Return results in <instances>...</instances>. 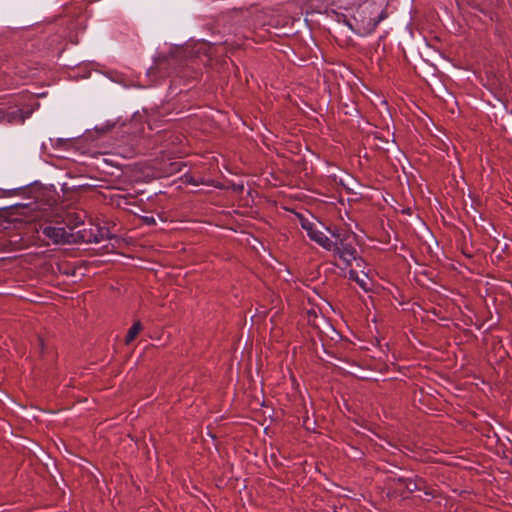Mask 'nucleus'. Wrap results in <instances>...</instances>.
Segmentation results:
<instances>
[{"label": "nucleus", "instance_id": "nucleus-1", "mask_svg": "<svg viewBox=\"0 0 512 512\" xmlns=\"http://www.w3.org/2000/svg\"><path fill=\"white\" fill-rule=\"evenodd\" d=\"M301 227L307 232L308 237L320 245L325 250L333 249L334 241L327 237L322 231L318 230L313 222L307 218H300Z\"/></svg>", "mask_w": 512, "mask_h": 512}, {"label": "nucleus", "instance_id": "nucleus-2", "mask_svg": "<svg viewBox=\"0 0 512 512\" xmlns=\"http://www.w3.org/2000/svg\"><path fill=\"white\" fill-rule=\"evenodd\" d=\"M329 251H333L335 255H337L346 266H350L352 261L356 259L357 251L351 244L334 242L333 249Z\"/></svg>", "mask_w": 512, "mask_h": 512}, {"label": "nucleus", "instance_id": "nucleus-3", "mask_svg": "<svg viewBox=\"0 0 512 512\" xmlns=\"http://www.w3.org/2000/svg\"><path fill=\"white\" fill-rule=\"evenodd\" d=\"M43 234L56 244L68 241V234L63 227L47 226L43 229Z\"/></svg>", "mask_w": 512, "mask_h": 512}, {"label": "nucleus", "instance_id": "nucleus-4", "mask_svg": "<svg viewBox=\"0 0 512 512\" xmlns=\"http://www.w3.org/2000/svg\"><path fill=\"white\" fill-rule=\"evenodd\" d=\"M20 110L14 109L10 112H6V108L4 106V103H0V121L7 120L8 122H12L16 120L17 118H21L19 115Z\"/></svg>", "mask_w": 512, "mask_h": 512}, {"label": "nucleus", "instance_id": "nucleus-5", "mask_svg": "<svg viewBox=\"0 0 512 512\" xmlns=\"http://www.w3.org/2000/svg\"><path fill=\"white\" fill-rule=\"evenodd\" d=\"M142 330V325L140 322H135L127 332L125 337V343L129 345L132 341L138 336L140 331Z\"/></svg>", "mask_w": 512, "mask_h": 512}, {"label": "nucleus", "instance_id": "nucleus-6", "mask_svg": "<svg viewBox=\"0 0 512 512\" xmlns=\"http://www.w3.org/2000/svg\"><path fill=\"white\" fill-rule=\"evenodd\" d=\"M46 341L41 336H36L35 342L33 343V350L35 353H38L40 356H42L46 349Z\"/></svg>", "mask_w": 512, "mask_h": 512}, {"label": "nucleus", "instance_id": "nucleus-7", "mask_svg": "<svg viewBox=\"0 0 512 512\" xmlns=\"http://www.w3.org/2000/svg\"><path fill=\"white\" fill-rule=\"evenodd\" d=\"M399 481L404 483L406 489L409 492H414L416 490H421L420 484L423 483L422 480H420V481H413L411 479H403V478H400Z\"/></svg>", "mask_w": 512, "mask_h": 512}, {"label": "nucleus", "instance_id": "nucleus-8", "mask_svg": "<svg viewBox=\"0 0 512 512\" xmlns=\"http://www.w3.org/2000/svg\"><path fill=\"white\" fill-rule=\"evenodd\" d=\"M349 278H350V279H352V280H354V281H356V282H357V284H358L361 288H363L364 290H367V289H368V288H367V283H366V281H365L364 279H360V278L358 277V274H357V272H356V271L351 270V271L349 272Z\"/></svg>", "mask_w": 512, "mask_h": 512}, {"label": "nucleus", "instance_id": "nucleus-9", "mask_svg": "<svg viewBox=\"0 0 512 512\" xmlns=\"http://www.w3.org/2000/svg\"><path fill=\"white\" fill-rule=\"evenodd\" d=\"M385 18H386V14H385V12H384V11H382V12L379 14V16H378V18H377V19L370 20V22H369V26H370V30H369V32H373V31L376 29V27L378 26V24H379L382 20H384Z\"/></svg>", "mask_w": 512, "mask_h": 512}, {"label": "nucleus", "instance_id": "nucleus-10", "mask_svg": "<svg viewBox=\"0 0 512 512\" xmlns=\"http://www.w3.org/2000/svg\"><path fill=\"white\" fill-rule=\"evenodd\" d=\"M68 223L72 227H78L79 225L83 224V217L80 215H74L73 217H72V215H69Z\"/></svg>", "mask_w": 512, "mask_h": 512}, {"label": "nucleus", "instance_id": "nucleus-11", "mask_svg": "<svg viewBox=\"0 0 512 512\" xmlns=\"http://www.w3.org/2000/svg\"><path fill=\"white\" fill-rule=\"evenodd\" d=\"M332 236L338 237V234L332 232Z\"/></svg>", "mask_w": 512, "mask_h": 512}, {"label": "nucleus", "instance_id": "nucleus-12", "mask_svg": "<svg viewBox=\"0 0 512 512\" xmlns=\"http://www.w3.org/2000/svg\"><path fill=\"white\" fill-rule=\"evenodd\" d=\"M94 241H95L96 243H98V242H100V239L95 238V240H94Z\"/></svg>", "mask_w": 512, "mask_h": 512}, {"label": "nucleus", "instance_id": "nucleus-13", "mask_svg": "<svg viewBox=\"0 0 512 512\" xmlns=\"http://www.w3.org/2000/svg\"><path fill=\"white\" fill-rule=\"evenodd\" d=\"M64 273H65V274H69V269H66V270L64 271Z\"/></svg>", "mask_w": 512, "mask_h": 512}, {"label": "nucleus", "instance_id": "nucleus-14", "mask_svg": "<svg viewBox=\"0 0 512 512\" xmlns=\"http://www.w3.org/2000/svg\"><path fill=\"white\" fill-rule=\"evenodd\" d=\"M64 273H65V274H69V269H66V270L64 271Z\"/></svg>", "mask_w": 512, "mask_h": 512}]
</instances>
